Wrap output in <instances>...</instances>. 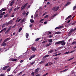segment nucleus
<instances>
[{"label": "nucleus", "mask_w": 76, "mask_h": 76, "mask_svg": "<svg viewBox=\"0 0 76 76\" xmlns=\"http://www.w3.org/2000/svg\"><path fill=\"white\" fill-rule=\"evenodd\" d=\"M76 28H74V29H73V31H76Z\"/></svg>", "instance_id": "69168bd1"}, {"label": "nucleus", "mask_w": 76, "mask_h": 76, "mask_svg": "<svg viewBox=\"0 0 76 76\" xmlns=\"http://www.w3.org/2000/svg\"><path fill=\"white\" fill-rule=\"evenodd\" d=\"M22 72H20V73H19L18 75H21V74H22Z\"/></svg>", "instance_id": "bf43d9fd"}, {"label": "nucleus", "mask_w": 76, "mask_h": 76, "mask_svg": "<svg viewBox=\"0 0 76 76\" xmlns=\"http://www.w3.org/2000/svg\"><path fill=\"white\" fill-rule=\"evenodd\" d=\"M19 9H20V7H18L17 8H15L14 10V12H15L16 10H19Z\"/></svg>", "instance_id": "1a4fd4ad"}, {"label": "nucleus", "mask_w": 76, "mask_h": 76, "mask_svg": "<svg viewBox=\"0 0 76 76\" xmlns=\"http://www.w3.org/2000/svg\"><path fill=\"white\" fill-rule=\"evenodd\" d=\"M75 50H74L69 52V53H73V52H75Z\"/></svg>", "instance_id": "e433bc0d"}, {"label": "nucleus", "mask_w": 76, "mask_h": 76, "mask_svg": "<svg viewBox=\"0 0 76 76\" xmlns=\"http://www.w3.org/2000/svg\"><path fill=\"white\" fill-rule=\"evenodd\" d=\"M19 19V17H18L17 18V20L15 21V22L16 23L18 22V19Z\"/></svg>", "instance_id": "a19ab883"}, {"label": "nucleus", "mask_w": 76, "mask_h": 76, "mask_svg": "<svg viewBox=\"0 0 76 76\" xmlns=\"http://www.w3.org/2000/svg\"><path fill=\"white\" fill-rule=\"evenodd\" d=\"M48 56H49V55H45L43 57V58H46V57H48Z\"/></svg>", "instance_id": "ddd939ff"}, {"label": "nucleus", "mask_w": 76, "mask_h": 76, "mask_svg": "<svg viewBox=\"0 0 76 76\" xmlns=\"http://www.w3.org/2000/svg\"><path fill=\"white\" fill-rule=\"evenodd\" d=\"M54 60H57L58 59V58L56 57V58H54Z\"/></svg>", "instance_id": "0e129e2a"}, {"label": "nucleus", "mask_w": 76, "mask_h": 76, "mask_svg": "<svg viewBox=\"0 0 76 76\" xmlns=\"http://www.w3.org/2000/svg\"><path fill=\"white\" fill-rule=\"evenodd\" d=\"M43 20H44V19H41L39 22V23H41V22L42 21H43Z\"/></svg>", "instance_id": "864d4df0"}, {"label": "nucleus", "mask_w": 76, "mask_h": 76, "mask_svg": "<svg viewBox=\"0 0 76 76\" xmlns=\"http://www.w3.org/2000/svg\"><path fill=\"white\" fill-rule=\"evenodd\" d=\"M54 51V50H50L49 51V53H53V52Z\"/></svg>", "instance_id": "4c0bfd02"}, {"label": "nucleus", "mask_w": 76, "mask_h": 76, "mask_svg": "<svg viewBox=\"0 0 76 76\" xmlns=\"http://www.w3.org/2000/svg\"><path fill=\"white\" fill-rule=\"evenodd\" d=\"M49 17V15H47L44 17V18H48V17Z\"/></svg>", "instance_id": "a878e982"}, {"label": "nucleus", "mask_w": 76, "mask_h": 76, "mask_svg": "<svg viewBox=\"0 0 76 76\" xmlns=\"http://www.w3.org/2000/svg\"><path fill=\"white\" fill-rule=\"evenodd\" d=\"M36 56V55H34L33 56H31L29 58V60H32V58H34V57H35Z\"/></svg>", "instance_id": "0eeeda50"}, {"label": "nucleus", "mask_w": 76, "mask_h": 76, "mask_svg": "<svg viewBox=\"0 0 76 76\" xmlns=\"http://www.w3.org/2000/svg\"><path fill=\"white\" fill-rule=\"evenodd\" d=\"M10 69H10V68H9L7 70V72H9V71H10Z\"/></svg>", "instance_id": "09e8293b"}, {"label": "nucleus", "mask_w": 76, "mask_h": 76, "mask_svg": "<svg viewBox=\"0 0 76 76\" xmlns=\"http://www.w3.org/2000/svg\"><path fill=\"white\" fill-rule=\"evenodd\" d=\"M52 36L51 35H49L48 37L49 38H52Z\"/></svg>", "instance_id": "338daca9"}, {"label": "nucleus", "mask_w": 76, "mask_h": 76, "mask_svg": "<svg viewBox=\"0 0 76 76\" xmlns=\"http://www.w3.org/2000/svg\"><path fill=\"white\" fill-rule=\"evenodd\" d=\"M70 3H71V2H67L66 4L65 5V6H69V4H70Z\"/></svg>", "instance_id": "6e6552de"}, {"label": "nucleus", "mask_w": 76, "mask_h": 76, "mask_svg": "<svg viewBox=\"0 0 76 76\" xmlns=\"http://www.w3.org/2000/svg\"><path fill=\"white\" fill-rule=\"evenodd\" d=\"M26 38H28V37H29V34H28V33H26Z\"/></svg>", "instance_id": "4468645a"}, {"label": "nucleus", "mask_w": 76, "mask_h": 76, "mask_svg": "<svg viewBox=\"0 0 76 76\" xmlns=\"http://www.w3.org/2000/svg\"><path fill=\"white\" fill-rule=\"evenodd\" d=\"M68 69H66L64 70H63V72H66V71H67V70Z\"/></svg>", "instance_id": "2f4dec72"}, {"label": "nucleus", "mask_w": 76, "mask_h": 76, "mask_svg": "<svg viewBox=\"0 0 76 76\" xmlns=\"http://www.w3.org/2000/svg\"><path fill=\"white\" fill-rule=\"evenodd\" d=\"M5 24H3L2 27V28H4V27H5Z\"/></svg>", "instance_id": "c03bdc74"}, {"label": "nucleus", "mask_w": 76, "mask_h": 76, "mask_svg": "<svg viewBox=\"0 0 76 76\" xmlns=\"http://www.w3.org/2000/svg\"><path fill=\"white\" fill-rule=\"evenodd\" d=\"M61 32L60 31H57L55 33V34H60Z\"/></svg>", "instance_id": "2eb2a0df"}, {"label": "nucleus", "mask_w": 76, "mask_h": 76, "mask_svg": "<svg viewBox=\"0 0 76 76\" xmlns=\"http://www.w3.org/2000/svg\"><path fill=\"white\" fill-rule=\"evenodd\" d=\"M25 21V19L24 18L23 20H21L20 22V23H23V22H24Z\"/></svg>", "instance_id": "9d476101"}, {"label": "nucleus", "mask_w": 76, "mask_h": 76, "mask_svg": "<svg viewBox=\"0 0 76 76\" xmlns=\"http://www.w3.org/2000/svg\"><path fill=\"white\" fill-rule=\"evenodd\" d=\"M1 76H4V75L3 74H2L1 75Z\"/></svg>", "instance_id": "774afa93"}, {"label": "nucleus", "mask_w": 76, "mask_h": 76, "mask_svg": "<svg viewBox=\"0 0 76 76\" xmlns=\"http://www.w3.org/2000/svg\"><path fill=\"white\" fill-rule=\"evenodd\" d=\"M74 57H73L72 58H71L68 60V61H70V60H72V59H73V58H74Z\"/></svg>", "instance_id": "c756f323"}, {"label": "nucleus", "mask_w": 76, "mask_h": 76, "mask_svg": "<svg viewBox=\"0 0 76 76\" xmlns=\"http://www.w3.org/2000/svg\"><path fill=\"white\" fill-rule=\"evenodd\" d=\"M69 51H68L64 53V54H68L69 53Z\"/></svg>", "instance_id": "c9c22d12"}, {"label": "nucleus", "mask_w": 76, "mask_h": 76, "mask_svg": "<svg viewBox=\"0 0 76 76\" xmlns=\"http://www.w3.org/2000/svg\"><path fill=\"white\" fill-rule=\"evenodd\" d=\"M22 14L23 15V16H24V15H26V12L25 11Z\"/></svg>", "instance_id": "b1692460"}, {"label": "nucleus", "mask_w": 76, "mask_h": 76, "mask_svg": "<svg viewBox=\"0 0 76 76\" xmlns=\"http://www.w3.org/2000/svg\"><path fill=\"white\" fill-rule=\"evenodd\" d=\"M11 28H12V26H10V27L8 29L10 31V30L11 29Z\"/></svg>", "instance_id": "8fccbe9b"}, {"label": "nucleus", "mask_w": 76, "mask_h": 76, "mask_svg": "<svg viewBox=\"0 0 76 76\" xmlns=\"http://www.w3.org/2000/svg\"><path fill=\"white\" fill-rule=\"evenodd\" d=\"M7 29V28H4L3 29H2V30L3 31H6Z\"/></svg>", "instance_id": "3c124183"}, {"label": "nucleus", "mask_w": 76, "mask_h": 76, "mask_svg": "<svg viewBox=\"0 0 76 76\" xmlns=\"http://www.w3.org/2000/svg\"><path fill=\"white\" fill-rule=\"evenodd\" d=\"M61 41V45H65L66 44V42H64L63 41Z\"/></svg>", "instance_id": "20e7f679"}, {"label": "nucleus", "mask_w": 76, "mask_h": 76, "mask_svg": "<svg viewBox=\"0 0 76 76\" xmlns=\"http://www.w3.org/2000/svg\"><path fill=\"white\" fill-rule=\"evenodd\" d=\"M9 40H10V38H9L6 39L4 41L3 43H5V42H7V41H9Z\"/></svg>", "instance_id": "39448f33"}, {"label": "nucleus", "mask_w": 76, "mask_h": 76, "mask_svg": "<svg viewBox=\"0 0 76 76\" xmlns=\"http://www.w3.org/2000/svg\"><path fill=\"white\" fill-rule=\"evenodd\" d=\"M73 31V28H72L71 29L70 31L68 33V35H70L72 34V32Z\"/></svg>", "instance_id": "f03ea898"}, {"label": "nucleus", "mask_w": 76, "mask_h": 76, "mask_svg": "<svg viewBox=\"0 0 76 76\" xmlns=\"http://www.w3.org/2000/svg\"><path fill=\"white\" fill-rule=\"evenodd\" d=\"M31 75L32 76H34V72H32L31 73Z\"/></svg>", "instance_id": "58836bf2"}, {"label": "nucleus", "mask_w": 76, "mask_h": 76, "mask_svg": "<svg viewBox=\"0 0 76 76\" xmlns=\"http://www.w3.org/2000/svg\"><path fill=\"white\" fill-rule=\"evenodd\" d=\"M76 44V42H75V41H74V42H72V45H74L75 44Z\"/></svg>", "instance_id": "bb28decb"}, {"label": "nucleus", "mask_w": 76, "mask_h": 76, "mask_svg": "<svg viewBox=\"0 0 76 76\" xmlns=\"http://www.w3.org/2000/svg\"><path fill=\"white\" fill-rule=\"evenodd\" d=\"M47 41H47V40L44 41L43 42H42V44H44V43H45L47 42Z\"/></svg>", "instance_id": "473e14b6"}, {"label": "nucleus", "mask_w": 76, "mask_h": 76, "mask_svg": "<svg viewBox=\"0 0 76 76\" xmlns=\"http://www.w3.org/2000/svg\"><path fill=\"white\" fill-rule=\"evenodd\" d=\"M40 38H37V39H36L35 40V41H38L39 40V39H40Z\"/></svg>", "instance_id": "412c9836"}, {"label": "nucleus", "mask_w": 76, "mask_h": 76, "mask_svg": "<svg viewBox=\"0 0 76 76\" xmlns=\"http://www.w3.org/2000/svg\"><path fill=\"white\" fill-rule=\"evenodd\" d=\"M61 42H61V41L56 42L55 43V45H56L57 44H59V45H60Z\"/></svg>", "instance_id": "423d86ee"}, {"label": "nucleus", "mask_w": 76, "mask_h": 76, "mask_svg": "<svg viewBox=\"0 0 76 76\" xmlns=\"http://www.w3.org/2000/svg\"><path fill=\"white\" fill-rule=\"evenodd\" d=\"M9 67V66L7 65L4 67L2 69V70H5L7 68H8Z\"/></svg>", "instance_id": "7ed1b4c3"}, {"label": "nucleus", "mask_w": 76, "mask_h": 76, "mask_svg": "<svg viewBox=\"0 0 76 76\" xmlns=\"http://www.w3.org/2000/svg\"><path fill=\"white\" fill-rule=\"evenodd\" d=\"M60 29V28L59 27H58L55 28V30H56V29Z\"/></svg>", "instance_id": "72a5a7b5"}, {"label": "nucleus", "mask_w": 76, "mask_h": 76, "mask_svg": "<svg viewBox=\"0 0 76 76\" xmlns=\"http://www.w3.org/2000/svg\"><path fill=\"white\" fill-rule=\"evenodd\" d=\"M1 10H2L3 11H5V10H6V9L3 8Z\"/></svg>", "instance_id": "37998d69"}, {"label": "nucleus", "mask_w": 76, "mask_h": 76, "mask_svg": "<svg viewBox=\"0 0 76 76\" xmlns=\"http://www.w3.org/2000/svg\"><path fill=\"white\" fill-rule=\"evenodd\" d=\"M12 8H11L9 12V13H11V12H12Z\"/></svg>", "instance_id": "49530a36"}, {"label": "nucleus", "mask_w": 76, "mask_h": 76, "mask_svg": "<svg viewBox=\"0 0 76 76\" xmlns=\"http://www.w3.org/2000/svg\"><path fill=\"white\" fill-rule=\"evenodd\" d=\"M8 23H9V25H11V24L12 23V21L11 20L9 21L8 22Z\"/></svg>", "instance_id": "aec40b11"}, {"label": "nucleus", "mask_w": 76, "mask_h": 76, "mask_svg": "<svg viewBox=\"0 0 76 76\" xmlns=\"http://www.w3.org/2000/svg\"><path fill=\"white\" fill-rule=\"evenodd\" d=\"M52 41H53V39H50L48 40L49 42H52Z\"/></svg>", "instance_id": "393cba45"}, {"label": "nucleus", "mask_w": 76, "mask_h": 76, "mask_svg": "<svg viewBox=\"0 0 76 76\" xmlns=\"http://www.w3.org/2000/svg\"><path fill=\"white\" fill-rule=\"evenodd\" d=\"M8 16H9V15L8 14H6L4 16V18H6Z\"/></svg>", "instance_id": "4be33fe9"}, {"label": "nucleus", "mask_w": 76, "mask_h": 76, "mask_svg": "<svg viewBox=\"0 0 76 76\" xmlns=\"http://www.w3.org/2000/svg\"><path fill=\"white\" fill-rule=\"evenodd\" d=\"M28 4V3H26V4H25V5H24L25 7H26V6H27V5Z\"/></svg>", "instance_id": "052dcab7"}, {"label": "nucleus", "mask_w": 76, "mask_h": 76, "mask_svg": "<svg viewBox=\"0 0 76 76\" xmlns=\"http://www.w3.org/2000/svg\"><path fill=\"white\" fill-rule=\"evenodd\" d=\"M48 33L49 34H48V35H50V34H51V32L50 31H49Z\"/></svg>", "instance_id": "6e6d98bb"}, {"label": "nucleus", "mask_w": 76, "mask_h": 76, "mask_svg": "<svg viewBox=\"0 0 76 76\" xmlns=\"http://www.w3.org/2000/svg\"><path fill=\"white\" fill-rule=\"evenodd\" d=\"M60 8L59 7H55L53 8H52L53 10H54V11H57L58 9H59V8Z\"/></svg>", "instance_id": "f257e3e1"}, {"label": "nucleus", "mask_w": 76, "mask_h": 76, "mask_svg": "<svg viewBox=\"0 0 76 76\" xmlns=\"http://www.w3.org/2000/svg\"><path fill=\"white\" fill-rule=\"evenodd\" d=\"M13 1H12L11 2V3H10V6H12V5H13Z\"/></svg>", "instance_id": "f3484780"}, {"label": "nucleus", "mask_w": 76, "mask_h": 76, "mask_svg": "<svg viewBox=\"0 0 76 76\" xmlns=\"http://www.w3.org/2000/svg\"><path fill=\"white\" fill-rule=\"evenodd\" d=\"M30 22L31 23H34V20L32 19H31L30 20Z\"/></svg>", "instance_id": "a211bd4d"}, {"label": "nucleus", "mask_w": 76, "mask_h": 76, "mask_svg": "<svg viewBox=\"0 0 76 76\" xmlns=\"http://www.w3.org/2000/svg\"><path fill=\"white\" fill-rule=\"evenodd\" d=\"M39 69H40L39 68H37L35 70V71H37L38 72V71H39Z\"/></svg>", "instance_id": "5701e85b"}, {"label": "nucleus", "mask_w": 76, "mask_h": 76, "mask_svg": "<svg viewBox=\"0 0 76 76\" xmlns=\"http://www.w3.org/2000/svg\"><path fill=\"white\" fill-rule=\"evenodd\" d=\"M25 7H25L24 5L21 8V10H23Z\"/></svg>", "instance_id": "6ab92c4d"}, {"label": "nucleus", "mask_w": 76, "mask_h": 76, "mask_svg": "<svg viewBox=\"0 0 76 76\" xmlns=\"http://www.w3.org/2000/svg\"><path fill=\"white\" fill-rule=\"evenodd\" d=\"M3 15H4V14L3 13H1V14H0V16H3Z\"/></svg>", "instance_id": "4d7b16f0"}, {"label": "nucleus", "mask_w": 76, "mask_h": 76, "mask_svg": "<svg viewBox=\"0 0 76 76\" xmlns=\"http://www.w3.org/2000/svg\"><path fill=\"white\" fill-rule=\"evenodd\" d=\"M23 60H21L20 61V63H23Z\"/></svg>", "instance_id": "e2e57ef3"}, {"label": "nucleus", "mask_w": 76, "mask_h": 76, "mask_svg": "<svg viewBox=\"0 0 76 76\" xmlns=\"http://www.w3.org/2000/svg\"><path fill=\"white\" fill-rule=\"evenodd\" d=\"M48 75V73H46V74L42 76H47V75Z\"/></svg>", "instance_id": "de8ad7c7"}, {"label": "nucleus", "mask_w": 76, "mask_h": 76, "mask_svg": "<svg viewBox=\"0 0 76 76\" xmlns=\"http://www.w3.org/2000/svg\"><path fill=\"white\" fill-rule=\"evenodd\" d=\"M31 50H32L33 51H35V50H36V48L33 47L31 48Z\"/></svg>", "instance_id": "f8f14e48"}, {"label": "nucleus", "mask_w": 76, "mask_h": 76, "mask_svg": "<svg viewBox=\"0 0 76 76\" xmlns=\"http://www.w3.org/2000/svg\"><path fill=\"white\" fill-rule=\"evenodd\" d=\"M76 9V6H75L74 7H73V10H75V9Z\"/></svg>", "instance_id": "79ce46f5"}, {"label": "nucleus", "mask_w": 76, "mask_h": 76, "mask_svg": "<svg viewBox=\"0 0 76 76\" xmlns=\"http://www.w3.org/2000/svg\"><path fill=\"white\" fill-rule=\"evenodd\" d=\"M12 61H16L17 60V59H12Z\"/></svg>", "instance_id": "7c9ffc66"}, {"label": "nucleus", "mask_w": 76, "mask_h": 76, "mask_svg": "<svg viewBox=\"0 0 76 76\" xmlns=\"http://www.w3.org/2000/svg\"><path fill=\"white\" fill-rule=\"evenodd\" d=\"M44 63V61H41L40 62L39 64H42V63Z\"/></svg>", "instance_id": "a18cd8bd"}, {"label": "nucleus", "mask_w": 76, "mask_h": 76, "mask_svg": "<svg viewBox=\"0 0 76 76\" xmlns=\"http://www.w3.org/2000/svg\"><path fill=\"white\" fill-rule=\"evenodd\" d=\"M71 16H72V15H70L68 16V18L69 19V18H71Z\"/></svg>", "instance_id": "680f3d73"}, {"label": "nucleus", "mask_w": 76, "mask_h": 76, "mask_svg": "<svg viewBox=\"0 0 76 76\" xmlns=\"http://www.w3.org/2000/svg\"><path fill=\"white\" fill-rule=\"evenodd\" d=\"M9 25V23H7V22L6 23V24H5V25H7V26H8V25Z\"/></svg>", "instance_id": "ea45409f"}, {"label": "nucleus", "mask_w": 76, "mask_h": 76, "mask_svg": "<svg viewBox=\"0 0 76 76\" xmlns=\"http://www.w3.org/2000/svg\"><path fill=\"white\" fill-rule=\"evenodd\" d=\"M6 45H7V43H3L1 45V46H5Z\"/></svg>", "instance_id": "9b49d317"}, {"label": "nucleus", "mask_w": 76, "mask_h": 76, "mask_svg": "<svg viewBox=\"0 0 76 76\" xmlns=\"http://www.w3.org/2000/svg\"><path fill=\"white\" fill-rule=\"evenodd\" d=\"M51 44H51V43H49L47 45H46L45 46L46 47H48V46H50V45H51Z\"/></svg>", "instance_id": "dca6fc26"}, {"label": "nucleus", "mask_w": 76, "mask_h": 76, "mask_svg": "<svg viewBox=\"0 0 76 76\" xmlns=\"http://www.w3.org/2000/svg\"><path fill=\"white\" fill-rule=\"evenodd\" d=\"M22 19H20L19 20H17V22H19Z\"/></svg>", "instance_id": "5fc2aeb1"}, {"label": "nucleus", "mask_w": 76, "mask_h": 76, "mask_svg": "<svg viewBox=\"0 0 76 76\" xmlns=\"http://www.w3.org/2000/svg\"><path fill=\"white\" fill-rule=\"evenodd\" d=\"M9 31H10V30H9V29H8L5 32V34H7V33L8 32H9Z\"/></svg>", "instance_id": "c85d7f7f"}, {"label": "nucleus", "mask_w": 76, "mask_h": 76, "mask_svg": "<svg viewBox=\"0 0 76 76\" xmlns=\"http://www.w3.org/2000/svg\"><path fill=\"white\" fill-rule=\"evenodd\" d=\"M47 12H45L44 13V14L42 15V16H44L45 15H47Z\"/></svg>", "instance_id": "f704fd0d"}, {"label": "nucleus", "mask_w": 76, "mask_h": 76, "mask_svg": "<svg viewBox=\"0 0 76 76\" xmlns=\"http://www.w3.org/2000/svg\"><path fill=\"white\" fill-rule=\"evenodd\" d=\"M35 63V62H32L31 64V65H32L33 64H34Z\"/></svg>", "instance_id": "603ef678"}, {"label": "nucleus", "mask_w": 76, "mask_h": 76, "mask_svg": "<svg viewBox=\"0 0 76 76\" xmlns=\"http://www.w3.org/2000/svg\"><path fill=\"white\" fill-rule=\"evenodd\" d=\"M59 29H60V28H63V26H59Z\"/></svg>", "instance_id": "13d9d810"}, {"label": "nucleus", "mask_w": 76, "mask_h": 76, "mask_svg": "<svg viewBox=\"0 0 76 76\" xmlns=\"http://www.w3.org/2000/svg\"><path fill=\"white\" fill-rule=\"evenodd\" d=\"M22 27H20V28H19V30H18V32H20V31H22Z\"/></svg>", "instance_id": "cd10ccee"}]
</instances>
